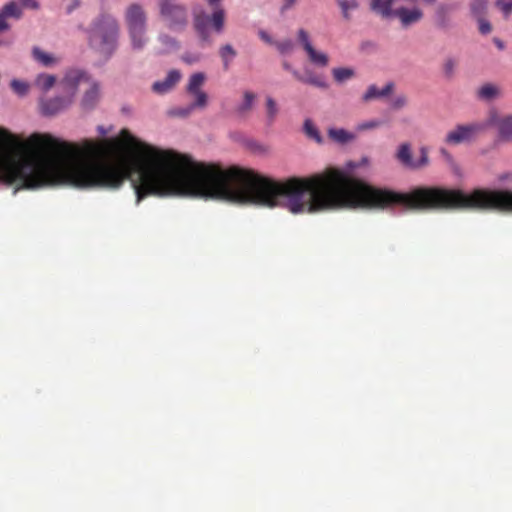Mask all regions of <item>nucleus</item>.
<instances>
[{
	"label": "nucleus",
	"instance_id": "obj_22",
	"mask_svg": "<svg viewBox=\"0 0 512 512\" xmlns=\"http://www.w3.org/2000/svg\"><path fill=\"white\" fill-rule=\"evenodd\" d=\"M332 76L336 83L343 84L356 76V71L352 67H337L332 69Z\"/></svg>",
	"mask_w": 512,
	"mask_h": 512
},
{
	"label": "nucleus",
	"instance_id": "obj_41",
	"mask_svg": "<svg viewBox=\"0 0 512 512\" xmlns=\"http://www.w3.org/2000/svg\"><path fill=\"white\" fill-rule=\"evenodd\" d=\"M196 110V108H192V105L189 104L187 107L185 108H180L178 109L175 114L178 115V116H181V117H185V116H188L190 113H192V111Z\"/></svg>",
	"mask_w": 512,
	"mask_h": 512
},
{
	"label": "nucleus",
	"instance_id": "obj_40",
	"mask_svg": "<svg viewBox=\"0 0 512 512\" xmlns=\"http://www.w3.org/2000/svg\"><path fill=\"white\" fill-rule=\"evenodd\" d=\"M498 181L504 186L512 187V171L500 174L498 176Z\"/></svg>",
	"mask_w": 512,
	"mask_h": 512
},
{
	"label": "nucleus",
	"instance_id": "obj_29",
	"mask_svg": "<svg viewBox=\"0 0 512 512\" xmlns=\"http://www.w3.org/2000/svg\"><path fill=\"white\" fill-rule=\"evenodd\" d=\"M219 54L223 61L224 67L227 68L230 65L231 61L235 58L236 51L232 47V45L226 44L220 48Z\"/></svg>",
	"mask_w": 512,
	"mask_h": 512
},
{
	"label": "nucleus",
	"instance_id": "obj_34",
	"mask_svg": "<svg viewBox=\"0 0 512 512\" xmlns=\"http://www.w3.org/2000/svg\"><path fill=\"white\" fill-rule=\"evenodd\" d=\"M201 59H202V54L199 52L187 51V52L183 53L181 56V60L184 63L189 64V65L196 64V63L200 62Z\"/></svg>",
	"mask_w": 512,
	"mask_h": 512
},
{
	"label": "nucleus",
	"instance_id": "obj_10",
	"mask_svg": "<svg viewBox=\"0 0 512 512\" xmlns=\"http://www.w3.org/2000/svg\"><path fill=\"white\" fill-rule=\"evenodd\" d=\"M297 35L298 41L302 45L310 62L318 67H327L329 64V56L325 52L315 49L308 32L304 29H299Z\"/></svg>",
	"mask_w": 512,
	"mask_h": 512
},
{
	"label": "nucleus",
	"instance_id": "obj_13",
	"mask_svg": "<svg viewBox=\"0 0 512 512\" xmlns=\"http://www.w3.org/2000/svg\"><path fill=\"white\" fill-rule=\"evenodd\" d=\"M181 48L180 42L167 32H160L156 38L155 53L170 54Z\"/></svg>",
	"mask_w": 512,
	"mask_h": 512
},
{
	"label": "nucleus",
	"instance_id": "obj_3",
	"mask_svg": "<svg viewBox=\"0 0 512 512\" xmlns=\"http://www.w3.org/2000/svg\"><path fill=\"white\" fill-rule=\"evenodd\" d=\"M130 46L133 51H143L149 43L148 16L143 6L130 4L124 12Z\"/></svg>",
	"mask_w": 512,
	"mask_h": 512
},
{
	"label": "nucleus",
	"instance_id": "obj_12",
	"mask_svg": "<svg viewBox=\"0 0 512 512\" xmlns=\"http://www.w3.org/2000/svg\"><path fill=\"white\" fill-rule=\"evenodd\" d=\"M88 88L84 92L81 99V107L85 110L94 109L101 98V86L100 83L93 78L87 83Z\"/></svg>",
	"mask_w": 512,
	"mask_h": 512
},
{
	"label": "nucleus",
	"instance_id": "obj_35",
	"mask_svg": "<svg viewBox=\"0 0 512 512\" xmlns=\"http://www.w3.org/2000/svg\"><path fill=\"white\" fill-rule=\"evenodd\" d=\"M275 45H276L277 49L280 51V53H282V54H289L294 49V43L290 39H286V40L277 42V43H275Z\"/></svg>",
	"mask_w": 512,
	"mask_h": 512
},
{
	"label": "nucleus",
	"instance_id": "obj_19",
	"mask_svg": "<svg viewBox=\"0 0 512 512\" xmlns=\"http://www.w3.org/2000/svg\"><path fill=\"white\" fill-rule=\"evenodd\" d=\"M293 76L303 83L310 84L318 88H327L326 81L322 77L314 74L311 70H306L305 75L300 74L297 70H293Z\"/></svg>",
	"mask_w": 512,
	"mask_h": 512
},
{
	"label": "nucleus",
	"instance_id": "obj_31",
	"mask_svg": "<svg viewBox=\"0 0 512 512\" xmlns=\"http://www.w3.org/2000/svg\"><path fill=\"white\" fill-rule=\"evenodd\" d=\"M458 62L453 57H447L443 62V73L445 77L452 78L455 74Z\"/></svg>",
	"mask_w": 512,
	"mask_h": 512
},
{
	"label": "nucleus",
	"instance_id": "obj_17",
	"mask_svg": "<svg viewBox=\"0 0 512 512\" xmlns=\"http://www.w3.org/2000/svg\"><path fill=\"white\" fill-rule=\"evenodd\" d=\"M501 88L493 83H485L476 91V97L481 101L490 102L501 96Z\"/></svg>",
	"mask_w": 512,
	"mask_h": 512
},
{
	"label": "nucleus",
	"instance_id": "obj_11",
	"mask_svg": "<svg viewBox=\"0 0 512 512\" xmlns=\"http://www.w3.org/2000/svg\"><path fill=\"white\" fill-rule=\"evenodd\" d=\"M73 103L71 97L57 96L51 99H42L40 101V111L45 116H54L66 110Z\"/></svg>",
	"mask_w": 512,
	"mask_h": 512
},
{
	"label": "nucleus",
	"instance_id": "obj_49",
	"mask_svg": "<svg viewBox=\"0 0 512 512\" xmlns=\"http://www.w3.org/2000/svg\"><path fill=\"white\" fill-rule=\"evenodd\" d=\"M422 1L427 4H434L436 2V0H422Z\"/></svg>",
	"mask_w": 512,
	"mask_h": 512
},
{
	"label": "nucleus",
	"instance_id": "obj_42",
	"mask_svg": "<svg viewBox=\"0 0 512 512\" xmlns=\"http://www.w3.org/2000/svg\"><path fill=\"white\" fill-rule=\"evenodd\" d=\"M79 6H80V1L79 0H71L70 3L66 7L67 14L72 13Z\"/></svg>",
	"mask_w": 512,
	"mask_h": 512
},
{
	"label": "nucleus",
	"instance_id": "obj_20",
	"mask_svg": "<svg viewBox=\"0 0 512 512\" xmlns=\"http://www.w3.org/2000/svg\"><path fill=\"white\" fill-rule=\"evenodd\" d=\"M328 136L334 142L344 145L355 140L356 134L352 133L343 128H330L328 130Z\"/></svg>",
	"mask_w": 512,
	"mask_h": 512
},
{
	"label": "nucleus",
	"instance_id": "obj_37",
	"mask_svg": "<svg viewBox=\"0 0 512 512\" xmlns=\"http://www.w3.org/2000/svg\"><path fill=\"white\" fill-rule=\"evenodd\" d=\"M441 153H442V155L445 156L446 160L449 162L452 171L456 175L460 176L461 175V169H460L459 165L455 162L453 156L449 152L444 150V149L441 150Z\"/></svg>",
	"mask_w": 512,
	"mask_h": 512
},
{
	"label": "nucleus",
	"instance_id": "obj_9",
	"mask_svg": "<svg viewBox=\"0 0 512 512\" xmlns=\"http://www.w3.org/2000/svg\"><path fill=\"white\" fill-rule=\"evenodd\" d=\"M483 122L487 124V128L495 127L502 140L512 141V114L501 115L493 109L489 111L487 120Z\"/></svg>",
	"mask_w": 512,
	"mask_h": 512
},
{
	"label": "nucleus",
	"instance_id": "obj_23",
	"mask_svg": "<svg viewBox=\"0 0 512 512\" xmlns=\"http://www.w3.org/2000/svg\"><path fill=\"white\" fill-rule=\"evenodd\" d=\"M231 137L234 140L241 141L243 144H245L251 151H253L256 154H265L268 152V148L263 145L262 143H259L252 139H246L242 137L241 135L234 133L231 134Z\"/></svg>",
	"mask_w": 512,
	"mask_h": 512
},
{
	"label": "nucleus",
	"instance_id": "obj_6",
	"mask_svg": "<svg viewBox=\"0 0 512 512\" xmlns=\"http://www.w3.org/2000/svg\"><path fill=\"white\" fill-rule=\"evenodd\" d=\"M394 158L402 168L411 171L422 170L430 164L428 148L420 147L418 156L414 158L413 148L409 142H402L397 146Z\"/></svg>",
	"mask_w": 512,
	"mask_h": 512
},
{
	"label": "nucleus",
	"instance_id": "obj_4",
	"mask_svg": "<svg viewBox=\"0 0 512 512\" xmlns=\"http://www.w3.org/2000/svg\"><path fill=\"white\" fill-rule=\"evenodd\" d=\"M158 12L161 22L171 32H183L187 28L188 9L179 0H159Z\"/></svg>",
	"mask_w": 512,
	"mask_h": 512
},
{
	"label": "nucleus",
	"instance_id": "obj_27",
	"mask_svg": "<svg viewBox=\"0 0 512 512\" xmlns=\"http://www.w3.org/2000/svg\"><path fill=\"white\" fill-rule=\"evenodd\" d=\"M469 8L475 18L482 17L487 12L488 0H471Z\"/></svg>",
	"mask_w": 512,
	"mask_h": 512
},
{
	"label": "nucleus",
	"instance_id": "obj_8",
	"mask_svg": "<svg viewBox=\"0 0 512 512\" xmlns=\"http://www.w3.org/2000/svg\"><path fill=\"white\" fill-rule=\"evenodd\" d=\"M91 78L92 77L86 71L73 68L66 71L59 86L65 95L71 97L73 100L78 91V87L81 84H87Z\"/></svg>",
	"mask_w": 512,
	"mask_h": 512
},
{
	"label": "nucleus",
	"instance_id": "obj_36",
	"mask_svg": "<svg viewBox=\"0 0 512 512\" xmlns=\"http://www.w3.org/2000/svg\"><path fill=\"white\" fill-rule=\"evenodd\" d=\"M478 22V29L481 34L487 35L492 31V26L487 19L483 16L476 18Z\"/></svg>",
	"mask_w": 512,
	"mask_h": 512
},
{
	"label": "nucleus",
	"instance_id": "obj_44",
	"mask_svg": "<svg viewBox=\"0 0 512 512\" xmlns=\"http://www.w3.org/2000/svg\"><path fill=\"white\" fill-rule=\"evenodd\" d=\"M21 1L25 6H28L31 8H37V3L34 0H21Z\"/></svg>",
	"mask_w": 512,
	"mask_h": 512
},
{
	"label": "nucleus",
	"instance_id": "obj_21",
	"mask_svg": "<svg viewBox=\"0 0 512 512\" xmlns=\"http://www.w3.org/2000/svg\"><path fill=\"white\" fill-rule=\"evenodd\" d=\"M449 7L441 4L435 11V24L442 30H447L451 27V20L449 18Z\"/></svg>",
	"mask_w": 512,
	"mask_h": 512
},
{
	"label": "nucleus",
	"instance_id": "obj_33",
	"mask_svg": "<svg viewBox=\"0 0 512 512\" xmlns=\"http://www.w3.org/2000/svg\"><path fill=\"white\" fill-rule=\"evenodd\" d=\"M266 110L268 121L272 122L278 113V106L275 100L271 97H268L266 100Z\"/></svg>",
	"mask_w": 512,
	"mask_h": 512
},
{
	"label": "nucleus",
	"instance_id": "obj_2",
	"mask_svg": "<svg viewBox=\"0 0 512 512\" xmlns=\"http://www.w3.org/2000/svg\"><path fill=\"white\" fill-rule=\"evenodd\" d=\"M212 9L210 15H206L203 10H193V27L203 44L210 45L212 37L209 26L218 34L224 31L226 11L222 6V0H205Z\"/></svg>",
	"mask_w": 512,
	"mask_h": 512
},
{
	"label": "nucleus",
	"instance_id": "obj_48",
	"mask_svg": "<svg viewBox=\"0 0 512 512\" xmlns=\"http://www.w3.org/2000/svg\"><path fill=\"white\" fill-rule=\"evenodd\" d=\"M97 131L102 135H105L107 133V130L103 126H98Z\"/></svg>",
	"mask_w": 512,
	"mask_h": 512
},
{
	"label": "nucleus",
	"instance_id": "obj_38",
	"mask_svg": "<svg viewBox=\"0 0 512 512\" xmlns=\"http://www.w3.org/2000/svg\"><path fill=\"white\" fill-rule=\"evenodd\" d=\"M496 5L505 15L512 13V0H497Z\"/></svg>",
	"mask_w": 512,
	"mask_h": 512
},
{
	"label": "nucleus",
	"instance_id": "obj_46",
	"mask_svg": "<svg viewBox=\"0 0 512 512\" xmlns=\"http://www.w3.org/2000/svg\"><path fill=\"white\" fill-rule=\"evenodd\" d=\"M494 43L496 44V46L499 48V49H504V44L502 41H500L499 39H495L494 40Z\"/></svg>",
	"mask_w": 512,
	"mask_h": 512
},
{
	"label": "nucleus",
	"instance_id": "obj_14",
	"mask_svg": "<svg viewBox=\"0 0 512 512\" xmlns=\"http://www.w3.org/2000/svg\"><path fill=\"white\" fill-rule=\"evenodd\" d=\"M182 78V74L177 69L170 70L163 80L153 83L152 90L157 94H166L170 92Z\"/></svg>",
	"mask_w": 512,
	"mask_h": 512
},
{
	"label": "nucleus",
	"instance_id": "obj_32",
	"mask_svg": "<svg viewBox=\"0 0 512 512\" xmlns=\"http://www.w3.org/2000/svg\"><path fill=\"white\" fill-rule=\"evenodd\" d=\"M11 88L17 95L24 96L29 90V85L24 81L14 79L11 81Z\"/></svg>",
	"mask_w": 512,
	"mask_h": 512
},
{
	"label": "nucleus",
	"instance_id": "obj_30",
	"mask_svg": "<svg viewBox=\"0 0 512 512\" xmlns=\"http://www.w3.org/2000/svg\"><path fill=\"white\" fill-rule=\"evenodd\" d=\"M303 129L309 138L315 140L317 143L322 142V137H321L317 127L314 125V123L311 120H309V119L305 120Z\"/></svg>",
	"mask_w": 512,
	"mask_h": 512
},
{
	"label": "nucleus",
	"instance_id": "obj_45",
	"mask_svg": "<svg viewBox=\"0 0 512 512\" xmlns=\"http://www.w3.org/2000/svg\"><path fill=\"white\" fill-rule=\"evenodd\" d=\"M284 1H285V3L283 6V9L286 10V9H289L290 7H292L297 0H284Z\"/></svg>",
	"mask_w": 512,
	"mask_h": 512
},
{
	"label": "nucleus",
	"instance_id": "obj_18",
	"mask_svg": "<svg viewBox=\"0 0 512 512\" xmlns=\"http://www.w3.org/2000/svg\"><path fill=\"white\" fill-rule=\"evenodd\" d=\"M393 88L394 85L391 82L387 83L382 88H378L376 85H370L363 94L362 99L365 102H369L374 99L387 97L393 91Z\"/></svg>",
	"mask_w": 512,
	"mask_h": 512
},
{
	"label": "nucleus",
	"instance_id": "obj_5",
	"mask_svg": "<svg viewBox=\"0 0 512 512\" xmlns=\"http://www.w3.org/2000/svg\"><path fill=\"white\" fill-rule=\"evenodd\" d=\"M486 130L487 124L482 121L460 123L446 132L443 143L448 147L469 145Z\"/></svg>",
	"mask_w": 512,
	"mask_h": 512
},
{
	"label": "nucleus",
	"instance_id": "obj_25",
	"mask_svg": "<svg viewBox=\"0 0 512 512\" xmlns=\"http://www.w3.org/2000/svg\"><path fill=\"white\" fill-rule=\"evenodd\" d=\"M255 94L249 91H246L243 95V100L237 105L236 112L239 115H245L248 113L254 106Z\"/></svg>",
	"mask_w": 512,
	"mask_h": 512
},
{
	"label": "nucleus",
	"instance_id": "obj_28",
	"mask_svg": "<svg viewBox=\"0 0 512 512\" xmlns=\"http://www.w3.org/2000/svg\"><path fill=\"white\" fill-rule=\"evenodd\" d=\"M383 125V121L380 119H369L362 122H359L355 126V130L358 133L375 130Z\"/></svg>",
	"mask_w": 512,
	"mask_h": 512
},
{
	"label": "nucleus",
	"instance_id": "obj_24",
	"mask_svg": "<svg viewBox=\"0 0 512 512\" xmlns=\"http://www.w3.org/2000/svg\"><path fill=\"white\" fill-rule=\"evenodd\" d=\"M340 10L342 17L349 21L352 17V13L359 8L358 0H336Z\"/></svg>",
	"mask_w": 512,
	"mask_h": 512
},
{
	"label": "nucleus",
	"instance_id": "obj_39",
	"mask_svg": "<svg viewBox=\"0 0 512 512\" xmlns=\"http://www.w3.org/2000/svg\"><path fill=\"white\" fill-rule=\"evenodd\" d=\"M408 103L407 97L405 95H398L392 101V108L399 110L404 108Z\"/></svg>",
	"mask_w": 512,
	"mask_h": 512
},
{
	"label": "nucleus",
	"instance_id": "obj_7",
	"mask_svg": "<svg viewBox=\"0 0 512 512\" xmlns=\"http://www.w3.org/2000/svg\"><path fill=\"white\" fill-rule=\"evenodd\" d=\"M206 80L207 76L204 72H195L189 76L186 91L193 99L190 103L192 108L203 110L207 107L209 96L203 90Z\"/></svg>",
	"mask_w": 512,
	"mask_h": 512
},
{
	"label": "nucleus",
	"instance_id": "obj_1",
	"mask_svg": "<svg viewBox=\"0 0 512 512\" xmlns=\"http://www.w3.org/2000/svg\"><path fill=\"white\" fill-rule=\"evenodd\" d=\"M86 33L89 48L101 57L109 59L117 50L120 28L114 17L102 15L96 18Z\"/></svg>",
	"mask_w": 512,
	"mask_h": 512
},
{
	"label": "nucleus",
	"instance_id": "obj_16",
	"mask_svg": "<svg viewBox=\"0 0 512 512\" xmlns=\"http://www.w3.org/2000/svg\"><path fill=\"white\" fill-rule=\"evenodd\" d=\"M32 56L37 63L48 68L57 66L61 60L59 56L47 52L39 47H34L32 49Z\"/></svg>",
	"mask_w": 512,
	"mask_h": 512
},
{
	"label": "nucleus",
	"instance_id": "obj_47",
	"mask_svg": "<svg viewBox=\"0 0 512 512\" xmlns=\"http://www.w3.org/2000/svg\"><path fill=\"white\" fill-rule=\"evenodd\" d=\"M283 67H284V69L290 71L293 74V70L294 69L292 68V66L288 62H284L283 63Z\"/></svg>",
	"mask_w": 512,
	"mask_h": 512
},
{
	"label": "nucleus",
	"instance_id": "obj_43",
	"mask_svg": "<svg viewBox=\"0 0 512 512\" xmlns=\"http://www.w3.org/2000/svg\"><path fill=\"white\" fill-rule=\"evenodd\" d=\"M259 37L266 43L272 44V37L266 31H259Z\"/></svg>",
	"mask_w": 512,
	"mask_h": 512
},
{
	"label": "nucleus",
	"instance_id": "obj_15",
	"mask_svg": "<svg viewBox=\"0 0 512 512\" xmlns=\"http://www.w3.org/2000/svg\"><path fill=\"white\" fill-rule=\"evenodd\" d=\"M21 15L22 10L17 3L10 2L6 4L0 11V32L9 28L7 23L8 18L19 19Z\"/></svg>",
	"mask_w": 512,
	"mask_h": 512
},
{
	"label": "nucleus",
	"instance_id": "obj_26",
	"mask_svg": "<svg viewBox=\"0 0 512 512\" xmlns=\"http://www.w3.org/2000/svg\"><path fill=\"white\" fill-rule=\"evenodd\" d=\"M56 83V78L50 74H40L35 80V85L42 91L50 90Z\"/></svg>",
	"mask_w": 512,
	"mask_h": 512
}]
</instances>
